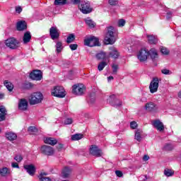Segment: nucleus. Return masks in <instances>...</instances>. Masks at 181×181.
<instances>
[{
	"instance_id": "nucleus-1",
	"label": "nucleus",
	"mask_w": 181,
	"mask_h": 181,
	"mask_svg": "<svg viewBox=\"0 0 181 181\" xmlns=\"http://www.w3.org/2000/svg\"><path fill=\"white\" fill-rule=\"evenodd\" d=\"M114 30V27L107 28V32L105 37L106 45H114V43H115L117 37H115V33Z\"/></svg>"
},
{
	"instance_id": "nucleus-2",
	"label": "nucleus",
	"mask_w": 181,
	"mask_h": 181,
	"mask_svg": "<svg viewBox=\"0 0 181 181\" xmlns=\"http://www.w3.org/2000/svg\"><path fill=\"white\" fill-rule=\"evenodd\" d=\"M43 101V94L40 92H35L32 93L29 98V103L30 105H36L40 104Z\"/></svg>"
},
{
	"instance_id": "nucleus-3",
	"label": "nucleus",
	"mask_w": 181,
	"mask_h": 181,
	"mask_svg": "<svg viewBox=\"0 0 181 181\" xmlns=\"http://www.w3.org/2000/svg\"><path fill=\"white\" fill-rule=\"evenodd\" d=\"M78 8L81 12L85 15H87V13H91V12H93V7H91V4L88 1H81L78 5Z\"/></svg>"
},
{
	"instance_id": "nucleus-4",
	"label": "nucleus",
	"mask_w": 181,
	"mask_h": 181,
	"mask_svg": "<svg viewBox=\"0 0 181 181\" xmlns=\"http://www.w3.org/2000/svg\"><path fill=\"white\" fill-rule=\"evenodd\" d=\"M51 94L58 98H64L66 97V90L63 86H54L51 90Z\"/></svg>"
},
{
	"instance_id": "nucleus-5",
	"label": "nucleus",
	"mask_w": 181,
	"mask_h": 181,
	"mask_svg": "<svg viewBox=\"0 0 181 181\" xmlns=\"http://www.w3.org/2000/svg\"><path fill=\"white\" fill-rule=\"evenodd\" d=\"M86 86L83 83H76L72 86V93L75 95H83L86 93Z\"/></svg>"
},
{
	"instance_id": "nucleus-6",
	"label": "nucleus",
	"mask_w": 181,
	"mask_h": 181,
	"mask_svg": "<svg viewBox=\"0 0 181 181\" xmlns=\"http://www.w3.org/2000/svg\"><path fill=\"white\" fill-rule=\"evenodd\" d=\"M5 43L6 46L10 49H18L21 46V42L14 37L7 39Z\"/></svg>"
},
{
	"instance_id": "nucleus-7",
	"label": "nucleus",
	"mask_w": 181,
	"mask_h": 181,
	"mask_svg": "<svg viewBox=\"0 0 181 181\" xmlns=\"http://www.w3.org/2000/svg\"><path fill=\"white\" fill-rule=\"evenodd\" d=\"M158 88H159V78L154 77L149 85V90L151 94H155L158 92Z\"/></svg>"
},
{
	"instance_id": "nucleus-8",
	"label": "nucleus",
	"mask_w": 181,
	"mask_h": 181,
	"mask_svg": "<svg viewBox=\"0 0 181 181\" xmlns=\"http://www.w3.org/2000/svg\"><path fill=\"white\" fill-rule=\"evenodd\" d=\"M98 38L91 36L84 40L85 46H89V47H94V46H98Z\"/></svg>"
},
{
	"instance_id": "nucleus-9",
	"label": "nucleus",
	"mask_w": 181,
	"mask_h": 181,
	"mask_svg": "<svg viewBox=\"0 0 181 181\" xmlns=\"http://www.w3.org/2000/svg\"><path fill=\"white\" fill-rule=\"evenodd\" d=\"M148 56H149V51L146 49H141L137 54V58L139 62H146L148 60Z\"/></svg>"
},
{
	"instance_id": "nucleus-10",
	"label": "nucleus",
	"mask_w": 181,
	"mask_h": 181,
	"mask_svg": "<svg viewBox=\"0 0 181 181\" xmlns=\"http://www.w3.org/2000/svg\"><path fill=\"white\" fill-rule=\"evenodd\" d=\"M40 151L43 155H47V156H52V155H54V148L50 146L43 145L40 148Z\"/></svg>"
},
{
	"instance_id": "nucleus-11",
	"label": "nucleus",
	"mask_w": 181,
	"mask_h": 181,
	"mask_svg": "<svg viewBox=\"0 0 181 181\" xmlns=\"http://www.w3.org/2000/svg\"><path fill=\"white\" fill-rule=\"evenodd\" d=\"M89 152L90 155H93V156H96V158L103 156V151H101V149H100L98 146L95 145H92L90 147Z\"/></svg>"
},
{
	"instance_id": "nucleus-12",
	"label": "nucleus",
	"mask_w": 181,
	"mask_h": 181,
	"mask_svg": "<svg viewBox=\"0 0 181 181\" xmlns=\"http://www.w3.org/2000/svg\"><path fill=\"white\" fill-rule=\"evenodd\" d=\"M30 78L36 81H40L43 78V74L40 70H35L30 74Z\"/></svg>"
},
{
	"instance_id": "nucleus-13",
	"label": "nucleus",
	"mask_w": 181,
	"mask_h": 181,
	"mask_svg": "<svg viewBox=\"0 0 181 181\" xmlns=\"http://www.w3.org/2000/svg\"><path fill=\"white\" fill-rule=\"evenodd\" d=\"M151 124L158 132H163L165 131V125H163V123L160 122L159 119L153 120L151 122Z\"/></svg>"
},
{
	"instance_id": "nucleus-14",
	"label": "nucleus",
	"mask_w": 181,
	"mask_h": 181,
	"mask_svg": "<svg viewBox=\"0 0 181 181\" xmlns=\"http://www.w3.org/2000/svg\"><path fill=\"white\" fill-rule=\"evenodd\" d=\"M49 35L52 40L59 39V37L60 36V33H59V29H57V27H52L49 29Z\"/></svg>"
},
{
	"instance_id": "nucleus-15",
	"label": "nucleus",
	"mask_w": 181,
	"mask_h": 181,
	"mask_svg": "<svg viewBox=\"0 0 181 181\" xmlns=\"http://www.w3.org/2000/svg\"><path fill=\"white\" fill-rule=\"evenodd\" d=\"M24 169L26 170L27 173H28L30 176H35V173H36V167H35L33 164L25 165Z\"/></svg>"
},
{
	"instance_id": "nucleus-16",
	"label": "nucleus",
	"mask_w": 181,
	"mask_h": 181,
	"mask_svg": "<svg viewBox=\"0 0 181 181\" xmlns=\"http://www.w3.org/2000/svg\"><path fill=\"white\" fill-rule=\"evenodd\" d=\"M109 50V58L112 57V59H118V57H119V52H118V49H117V48L111 47H110Z\"/></svg>"
},
{
	"instance_id": "nucleus-17",
	"label": "nucleus",
	"mask_w": 181,
	"mask_h": 181,
	"mask_svg": "<svg viewBox=\"0 0 181 181\" xmlns=\"http://www.w3.org/2000/svg\"><path fill=\"white\" fill-rule=\"evenodd\" d=\"M16 29L19 32H22V30H26L28 29V24H26V21H20L16 23Z\"/></svg>"
},
{
	"instance_id": "nucleus-18",
	"label": "nucleus",
	"mask_w": 181,
	"mask_h": 181,
	"mask_svg": "<svg viewBox=\"0 0 181 181\" xmlns=\"http://www.w3.org/2000/svg\"><path fill=\"white\" fill-rule=\"evenodd\" d=\"M28 105V100L26 99H21L18 102V110L20 111H26Z\"/></svg>"
},
{
	"instance_id": "nucleus-19",
	"label": "nucleus",
	"mask_w": 181,
	"mask_h": 181,
	"mask_svg": "<svg viewBox=\"0 0 181 181\" xmlns=\"http://www.w3.org/2000/svg\"><path fill=\"white\" fill-rule=\"evenodd\" d=\"M145 110L151 112L155 111V110H158V105L153 102H148L145 105Z\"/></svg>"
},
{
	"instance_id": "nucleus-20",
	"label": "nucleus",
	"mask_w": 181,
	"mask_h": 181,
	"mask_svg": "<svg viewBox=\"0 0 181 181\" xmlns=\"http://www.w3.org/2000/svg\"><path fill=\"white\" fill-rule=\"evenodd\" d=\"M5 136L6 139H8V141H15L18 138V135L16 134L15 132H9V131L5 133Z\"/></svg>"
},
{
	"instance_id": "nucleus-21",
	"label": "nucleus",
	"mask_w": 181,
	"mask_h": 181,
	"mask_svg": "<svg viewBox=\"0 0 181 181\" xmlns=\"http://www.w3.org/2000/svg\"><path fill=\"white\" fill-rule=\"evenodd\" d=\"M12 171L8 168L4 167L0 168V176L2 177H8V176H10Z\"/></svg>"
},
{
	"instance_id": "nucleus-22",
	"label": "nucleus",
	"mask_w": 181,
	"mask_h": 181,
	"mask_svg": "<svg viewBox=\"0 0 181 181\" xmlns=\"http://www.w3.org/2000/svg\"><path fill=\"white\" fill-rule=\"evenodd\" d=\"M31 39H32V34H30V31H26L24 33V35L23 37V43L24 45H28V43L30 42Z\"/></svg>"
},
{
	"instance_id": "nucleus-23",
	"label": "nucleus",
	"mask_w": 181,
	"mask_h": 181,
	"mask_svg": "<svg viewBox=\"0 0 181 181\" xmlns=\"http://www.w3.org/2000/svg\"><path fill=\"white\" fill-rule=\"evenodd\" d=\"M107 101L110 103H119L117 105V107H120V105H122V102L118 100V98H117V95H111L109 98L107 99Z\"/></svg>"
},
{
	"instance_id": "nucleus-24",
	"label": "nucleus",
	"mask_w": 181,
	"mask_h": 181,
	"mask_svg": "<svg viewBox=\"0 0 181 181\" xmlns=\"http://www.w3.org/2000/svg\"><path fill=\"white\" fill-rule=\"evenodd\" d=\"M45 144L54 146L57 144V139L53 137H47L44 139Z\"/></svg>"
},
{
	"instance_id": "nucleus-25",
	"label": "nucleus",
	"mask_w": 181,
	"mask_h": 181,
	"mask_svg": "<svg viewBox=\"0 0 181 181\" xmlns=\"http://www.w3.org/2000/svg\"><path fill=\"white\" fill-rule=\"evenodd\" d=\"M96 57L98 60H107V59H110V56L107 54L105 52H100L96 54Z\"/></svg>"
},
{
	"instance_id": "nucleus-26",
	"label": "nucleus",
	"mask_w": 181,
	"mask_h": 181,
	"mask_svg": "<svg viewBox=\"0 0 181 181\" xmlns=\"http://www.w3.org/2000/svg\"><path fill=\"white\" fill-rule=\"evenodd\" d=\"M148 56H150L151 59H152V60H155V59H158V50H156V49L155 48H151L149 51H148Z\"/></svg>"
},
{
	"instance_id": "nucleus-27",
	"label": "nucleus",
	"mask_w": 181,
	"mask_h": 181,
	"mask_svg": "<svg viewBox=\"0 0 181 181\" xmlns=\"http://www.w3.org/2000/svg\"><path fill=\"white\" fill-rule=\"evenodd\" d=\"M143 131L141 129H137L135 131V136H134V139H136V141H138L139 142H141V141H142V134H143Z\"/></svg>"
},
{
	"instance_id": "nucleus-28",
	"label": "nucleus",
	"mask_w": 181,
	"mask_h": 181,
	"mask_svg": "<svg viewBox=\"0 0 181 181\" xmlns=\"http://www.w3.org/2000/svg\"><path fill=\"white\" fill-rule=\"evenodd\" d=\"M55 47H56L55 52H56L57 54L62 53V52H63V49H64L63 42H62L60 41L57 42Z\"/></svg>"
},
{
	"instance_id": "nucleus-29",
	"label": "nucleus",
	"mask_w": 181,
	"mask_h": 181,
	"mask_svg": "<svg viewBox=\"0 0 181 181\" xmlns=\"http://www.w3.org/2000/svg\"><path fill=\"white\" fill-rule=\"evenodd\" d=\"M70 173H71V169L68 167H65L62 172V177H69L70 176Z\"/></svg>"
},
{
	"instance_id": "nucleus-30",
	"label": "nucleus",
	"mask_w": 181,
	"mask_h": 181,
	"mask_svg": "<svg viewBox=\"0 0 181 181\" xmlns=\"http://www.w3.org/2000/svg\"><path fill=\"white\" fill-rule=\"evenodd\" d=\"M148 43L151 45H156L158 43V38L154 35H147Z\"/></svg>"
},
{
	"instance_id": "nucleus-31",
	"label": "nucleus",
	"mask_w": 181,
	"mask_h": 181,
	"mask_svg": "<svg viewBox=\"0 0 181 181\" xmlns=\"http://www.w3.org/2000/svg\"><path fill=\"white\" fill-rule=\"evenodd\" d=\"M5 115H6V109L4 106H0V121L5 119Z\"/></svg>"
},
{
	"instance_id": "nucleus-32",
	"label": "nucleus",
	"mask_w": 181,
	"mask_h": 181,
	"mask_svg": "<svg viewBox=\"0 0 181 181\" xmlns=\"http://www.w3.org/2000/svg\"><path fill=\"white\" fill-rule=\"evenodd\" d=\"M164 175L167 177H170V176H173V175H175V171L173 170H171V169H169V168H166L164 170Z\"/></svg>"
},
{
	"instance_id": "nucleus-33",
	"label": "nucleus",
	"mask_w": 181,
	"mask_h": 181,
	"mask_svg": "<svg viewBox=\"0 0 181 181\" xmlns=\"http://www.w3.org/2000/svg\"><path fill=\"white\" fill-rule=\"evenodd\" d=\"M47 174L46 173H42L39 175L40 181H52V180L49 177H46Z\"/></svg>"
},
{
	"instance_id": "nucleus-34",
	"label": "nucleus",
	"mask_w": 181,
	"mask_h": 181,
	"mask_svg": "<svg viewBox=\"0 0 181 181\" xmlns=\"http://www.w3.org/2000/svg\"><path fill=\"white\" fill-rule=\"evenodd\" d=\"M85 22L89 28H94L95 26V23H94V21H93L90 18H86Z\"/></svg>"
},
{
	"instance_id": "nucleus-35",
	"label": "nucleus",
	"mask_w": 181,
	"mask_h": 181,
	"mask_svg": "<svg viewBox=\"0 0 181 181\" xmlns=\"http://www.w3.org/2000/svg\"><path fill=\"white\" fill-rule=\"evenodd\" d=\"M71 139L72 141H80V139H83V134H76L71 136Z\"/></svg>"
},
{
	"instance_id": "nucleus-36",
	"label": "nucleus",
	"mask_w": 181,
	"mask_h": 181,
	"mask_svg": "<svg viewBox=\"0 0 181 181\" xmlns=\"http://www.w3.org/2000/svg\"><path fill=\"white\" fill-rule=\"evenodd\" d=\"M4 86L6 87L8 91H12L13 90V84H12L11 82H8V81H4Z\"/></svg>"
},
{
	"instance_id": "nucleus-37",
	"label": "nucleus",
	"mask_w": 181,
	"mask_h": 181,
	"mask_svg": "<svg viewBox=\"0 0 181 181\" xmlns=\"http://www.w3.org/2000/svg\"><path fill=\"white\" fill-rule=\"evenodd\" d=\"M76 40V35L74 34H69L66 38V43H73V41Z\"/></svg>"
},
{
	"instance_id": "nucleus-38",
	"label": "nucleus",
	"mask_w": 181,
	"mask_h": 181,
	"mask_svg": "<svg viewBox=\"0 0 181 181\" xmlns=\"http://www.w3.org/2000/svg\"><path fill=\"white\" fill-rule=\"evenodd\" d=\"M105 66H107V62H100L98 66V70H99V71H103Z\"/></svg>"
},
{
	"instance_id": "nucleus-39",
	"label": "nucleus",
	"mask_w": 181,
	"mask_h": 181,
	"mask_svg": "<svg viewBox=\"0 0 181 181\" xmlns=\"http://www.w3.org/2000/svg\"><path fill=\"white\" fill-rule=\"evenodd\" d=\"M67 4V0H55L54 5L62 6L66 5Z\"/></svg>"
},
{
	"instance_id": "nucleus-40",
	"label": "nucleus",
	"mask_w": 181,
	"mask_h": 181,
	"mask_svg": "<svg viewBox=\"0 0 181 181\" xmlns=\"http://www.w3.org/2000/svg\"><path fill=\"white\" fill-rule=\"evenodd\" d=\"M130 128L132 129H136V128H138V123H136V122L135 121H132L130 122Z\"/></svg>"
},
{
	"instance_id": "nucleus-41",
	"label": "nucleus",
	"mask_w": 181,
	"mask_h": 181,
	"mask_svg": "<svg viewBox=\"0 0 181 181\" xmlns=\"http://www.w3.org/2000/svg\"><path fill=\"white\" fill-rule=\"evenodd\" d=\"M28 132L30 134H35V132H37V129L35 127L30 126L28 127Z\"/></svg>"
},
{
	"instance_id": "nucleus-42",
	"label": "nucleus",
	"mask_w": 181,
	"mask_h": 181,
	"mask_svg": "<svg viewBox=\"0 0 181 181\" xmlns=\"http://www.w3.org/2000/svg\"><path fill=\"white\" fill-rule=\"evenodd\" d=\"M173 148H174L173 145H172L170 144H167L164 146V149H165V151H172V149H173Z\"/></svg>"
},
{
	"instance_id": "nucleus-43",
	"label": "nucleus",
	"mask_w": 181,
	"mask_h": 181,
	"mask_svg": "<svg viewBox=\"0 0 181 181\" xmlns=\"http://www.w3.org/2000/svg\"><path fill=\"white\" fill-rule=\"evenodd\" d=\"M108 3L112 6H115L118 5V0H109Z\"/></svg>"
},
{
	"instance_id": "nucleus-44",
	"label": "nucleus",
	"mask_w": 181,
	"mask_h": 181,
	"mask_svg": "<svg viewBox=\"0 0 181 181\" xmlns=\"http://www.w3.org/2000/svg\"><path fill=\"white\" fill-rule=\"evenodd\" d=\"M117 25L119 28H122V26H125V20L124 19L119 20Z\"/></svg>"
},
{
	"instance_id": "nucleus-45",
	"label": "nucleus",
	"mask_w": 181,
	"mask_h": 181,
	"mask_svg": "<svg viewBox=\"0 0 181 181\" xmlns=\"http://www.w3.org/2000/svg\"><path fill=\"white\" fill-rule=\"evenodd\" d=\"M160 52L163 54H169V49L165 47H161Z\"/></svg>"
},
{
	"instance_id": "nucleus-46",
	"label": "nucleus",
	"mask_w": 181,
	"mask_h": 181,
	"mask_svg": "<svg viewBox=\"0 0 181 181\" xmlns=\"http://www.w3.org/2000/svg\"><path fill=\"white\" fill-rule=\"evenodd\" d=\"M161 73L163 74H165V75H170L172 74V71H169L168 69H163L161 70Z\"/></svg>"
},
{
	"instance_id": "nucleus-47",
	"label": "nucleus",
	"mask_w": 181,
	"mask_h": 181,
	"mask_svg": "<svg viewBox=\"0 0 181 181\" xmlns=\"http://www.w3.org/2000/svg\"><path fill=\"white\" fill-rule=\"evenodd\" d=\"M14 160H16V162H22L23 160V157H22L21 155H17L14 157Z\"/></svg>"
},
{
	"instance_id": "nucleus-48",
	"label": "nucleus",
	"mask_w": 181,
	"mask_h": 181,
	"mask_svg": "<svg viewBox=\"0 0 181 181\" xmlns=\"http://www.w3.org/2000/svg\"><path fill=\"white\" fill-rule=\"evenodd\" d=\"M65 125H70L71 124H73V119L71 118H67L64 121Z\"/></svg>"
},
{
	"instance_id": "nucleus-49",
	"label": "nucleus",
	"mask_w": 181,
	"mask_h": 181,
	"mask_svg": "<svg viewBox=\"0 0 181 181\" xmlns=\"http://www.w3.org/2000/svg\"><path fill=\"white\" fill-rule=\"evenodd\" d=\"M69 47L71 50H77V47H78V45L77 44H71L69 45Z\"/></svg>"
},
{
	"instance_id": "nucleus-50",
	"label": "nucleus",
	"mask_w": 181,
	"mask_h": 181,
	"mask_svg": "<svg viewBox=\"0 0 181 181\" xmlns=\"http://www.w3.org/2000/svg\"><path fill=\"white\" fill-rule=\"evenodd\" d=\"M71 2L73 5H80V4H81V0H71Z\"/></svg>"
},
{
	"instance_id": "nucleus-51",
	"label": "nucleus",
	"mask_w": 181,
	"mask_h": 181,
	"mask_svg": "<svg viewBox=\"0 0 181 181\" xmlns=\"http://www.w3.org/2000/svg\"><path fill=\"white\" fill-rule=\"evenodd\" d=\"M112 70H113V73H117V70H118V65L114 64L112 66Z\"/></svg>"
},
{
	"instance_id": "nucleus-52",
	"label": "nucleus",
	"mask_w": 181,
	"mask_h": 181,
	"mask_svg": "<svg viewBox=\"0 0 181 181\" xmlns=\"http://www.w3.org/2000/svg\"><path fill=\"white\" fill-rule=\"evenodd\" d=\"M23 9L21 6H16V13H21L22 12Z\"/></svg>"
},
{
	"instance_id": "nucleus-53",
	"label": "nucleus",
	"mask_w": 181,
	"mask_h": 181,
	"mask_svg": "<svg viewBox=\"0 0 181 181\" xmlns=\"http://www.w3.org/2000/svg\"><path fill=\"white\" fill-rule=\"evenodd\" d=\"M115 174H116V176H117L118 177H122V175H123L122 172L119 170H116Z\"/></svg>"
},
{
	"instance_id": "nucleus-54",
	"label": "nucleus",
	"mask_w": 181,
	"mask_h": 181,
	"mask_svg": "<svg viewBox=\"0 0 181 181\" xmlns=\"http://www.w3.org/2000/svg\"><path fill=\"white\" fill-rule=\"evenodd\" d=\"M11 168L19 169V164H18V163H12Z\"/></svg>"
},
{
	"instance_id": "nucleus-55",
	"label": "nucleus",
	"mask_w": 181,
	"mask_h": 181,
	"mask_svg": "<svg viewBox=\"0 0 181 181\" xmlns=\"http://www.w3.org/2000/svg\"><path fill=\"white\" fill-rule=\"evenodd\" d=\"M170 18H172V11H168L167 12V19H170Z\"/></svg>"
},
{
	"instance_id": "nucleus-56",
	"label": "nucleus",
	"mask_w": 181,
	"mask_h": 181,
	"mask_svg": "<svg viewBox=\"0 0 181 181\" xmlns=\"http://www.w3.org/2000/svg\"><path fill=\"white\" fill-rule=\"evenodd\" d=\"M143 160H144V162H146L147 160H149V156H148V155L144 156V157H143Z\"/></svg>"
},
{
	"instance_id": "nucleus-57",
	"label": "nucleus",
	"mask_w": 181,
	"mask_h": 181,
	"mask_svg": "<svg viewBox=\"0 0 181 181\" xmlns=\"http://www.w3.org/2000/svg\"><path fill=\"white\" fill-rule=\"evenodd\" d=\"M57 148L58 149H62V148H63V144H58L57 146Z\"/></svg>"
},
{
	"instance_id": "nucleus-58",
	"label": "nucleus",
	"mask_w": 181,
	"mask_h": 181,
	"mask_svg": "<svg viewBox=\"0 0 181 181\" xmlns=\"http://www.w3.org/2000/svg\"><path fill=\"white\" fill-rule=\"evenodd\" d=\"M111 80H114V77L110 76L109 77H107V81H111Z\"/></svg>"
},
{
	"instance_id": "nucleus-59",
	"label": "nucleus",
	"mask_w": 181,
	"mask_h": 181,
	"mask_svg": "<svg viewBox=\"0 0 181 181\" xmlns=\"http://www.w3.org/2000/svg\"><path fill=\"white\" fill-rule=\"evenodd\" d=\"M4 95L3 93H0V99L4 98Z\"/></svg>"
},
{
	"instance_id": "nucleus-60",
	"label": "nucleus",
	"mask_w": 181,
	"mask_h": 181,
	"mask_svg": "<svg viewBox=\"0 0 181 181\" xmlns=\"http://www.w3.org/2000/svg\"><path fill=\"white\" fill-rule=\"evenodd\" d=\"M178 97L181 98V91L178 93Z\"/></svg>"
},
{
	"instance_id": "nucleus-61",
	"label": "nucleus",
	"mask_w": 181,
	"mask_h": 181,
	"mask_svg": "<svg viewBox=\"0 0 181 181\" xmlns=\"http://www.w3.org/2000/svg\"><path fill=\"white\" fill-rule=\"evenodd\" d=\"M0 132H1V129H0Z\"/></svg>"
}]
</instances>
